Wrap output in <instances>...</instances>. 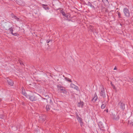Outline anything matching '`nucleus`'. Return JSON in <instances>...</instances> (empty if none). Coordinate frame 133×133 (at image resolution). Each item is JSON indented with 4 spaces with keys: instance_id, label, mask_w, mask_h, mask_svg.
Masks as SVG:
<instances>
[{
    "instance_id": "nucleus-1",
    "label": "nucleus",
    "mask_w": 133,
    "mask_h": 133,
    "mask_svg": "<svg viewBox=\"0 0 133 133\" xmlns=\"http://www.w3.org/2000/svg\"><path fill=\"white\" fill-rule=\"evenodd\" d=\"M57 87L58 90L60 91L61 92L65 94H66L67 93V92L65 88L59 84L57 85Z\"/></svg>"
},
{
    "instance_id": "nucleus-2",
    "label": "nucleus",
    "mask_w": 133,
    "mask_h": 133,
    "mask_svg": "<svg viewBox=\"0 0 133 133\" xmlns=\"http://www.w3.org/2000/svg\"><path fill=\"white\" fill-rule=\"evenodd\" d=\"M26 96V97L28 98L31 101H35L36 100V98L32 93H31L30 95H28Z\"/></svg>"
},
{
    "instance_id": "nucleus-3",
    "label": "nucleus",
    "mask_w": 133,
    "mask_h": 133,
    "mask_svg": "<svg viewBox=\"0 0 133 133\" xmlns=\"http://www.w3.org/2000/svg\"><path fill=\"white\" fill-rule=\"evenodd\" d=\"M100 89L101 90L100 92V93L101 96L103 97H105L106 96L105 93L104 89L103 86H102L101 88Z\"/></svg>"
},
{
    "instance_id": "nucleus-4",
    "label": "nucleus",
    "mask_w": 133,
    "mask_h": 133,
    "mask_svg": "<svg viewBox=\"0 0 133 133\" xmlns=\"http://www.w3.org/2000/svg\"><path fill=\"white\" fill-rule=\"evenodd\" d=\"M125 16L129 17L130 16L129 11L128 9L126 8H124L123 10Z\"/></svg>"
},
{
    "instance_id": "nucleus-5",
    "label": "nucleus",
    "mask_w": 133,
    "mask_h": 133,
    "mask_svg": "<svg viewBox=\"0 0 133 133\" xmlns=\"http://www.w3.org/2000/svg\"><path fill=\"white\" fill-rule=\"evenodd\" d=\"M112 117L114 119L117 120L119 119V117L118 116V115L117 114H116V115H115L114 114H112Z\"/></svg>"
},
{
    "instance_id": "nucleus-6",
    "label": "nucleus",
    "mask_w": 133,
    "mask_h": 133,
    "mask_svg": "<svg viewBox=\"0 0 133 133\" xmlns=\"http://www.w3.org/2000/svg\"><path fill=\"white\" fill-rule=\"evenodd\" d=\"M98 125L101 130L103 131L104 130V127L102 123L101 122H99L98 124Z\"/></svg>"
},
{
    "instance_id": "nucleus-7",
    "label": "nucleus",
    "mask_w": 133,
    "mask_h": 133,
    "mask_svg": "<svg viewBox=\"0 0 133 133\" xmlns=\"http://www.w3.org/2000/svg\"><path fill=\"white\" fill-rule=\"evenodd\" d=\"M118 105H120V108L123 110L125 109L124 104L122 102H120L118 103Z\"/></svg>"
},
{
    "instance_id": "nucleus-8",
    "label": "nucleus",
    "mask_w": 133,
    "mask_h": 133,
    "mask_svg": "<svg viewBox=\"0 0 133 133\" xmlns=\"http://www.w3.org/2000/svg\"><path fill=\"white\" fill-rule=\"evenodd\" d=\"M84 104V103L82 101H80L78 103L77 106L79 107L83 108Z\"/></svg>"
},
{
    "instance_id": "nucleus-9",
    "label": "nucleus",
    "mask_w": 133,
    "mask_h": 133,
    "mask_svg": "<svg viewBox=\"0 0 133 133\" xmlns=\"http://www.w3.org/2000/svg\"><path fill=\"white\" fill-rule=\"evenodd\" d=\"M7 81L8 82V84L9 85L11 86H12L13 85L14 83H13V81L11 79H8L7 80Z\"/></svg>"
},
{
    "instance_id": "nucleus-10",
    "label": "nucleus",
    "mask_w": 133,
    "mask_h": 133,
    "mask_svg": "<svg viewBox=\"0 0 133 133\" xmlns=\"http://www.w3.org/2000/svg\"><path fill=\"white\" fill-rule=\"evenodd\" d=\"M22 94L26 97L28 94L25 93V90L23 87H22Z\"/></svg>"
},
{
    "instance_id": "nucleus-11",
    "label": "nucleus",
    "mask_w": 133,
    "mask_h": 133,
    "mask_svg": "<svg viewBox=\"0 0 133 133\" xmlns=\"http://www.w3.org/2000/svg\"><path fill=\"white\" fill-rule=\"evenodd\" d=\"M87 5L88 6H90L91 8H92L94 9H95V6H94L93 5V4H92L90 2H88Z\"/></svg>"
},
{
    "instance_id": "nucleus-12",
    "label": "nucleus",
    "mask_w": 133,
    "mask_h": 133,
    "mask_svg": "<svg viewBox=\"0 0 133 133\" xmlns=\"http://www.w3.org/2000/svg\"><path fill=\"white\" fill-rule=\"evenodd\" d=\"M97 95L95 94L94 95V98L92 99V101H93L94 102H96L97 99Z\"/></svg>"
},
{
    "instance_id": "nucleus-13",
    "label": "nucleus",
    "mask_w": 133,
    "mask_h": 133,
    "mask_svg": "<svg viewBox=\"0 0 133 133\" xmlns=\"http://www.w3.org/2000/svg\"><path fill=\"white\" fill-rule=\"evenodd\" d=\"M106 106V103L104 102H102V104L101 107V108L102 109H104L105 108Z\"/></svg>"
},
{
    "instance_id": "nucleus-14",
    "label": "nucleus",
    "mask_w": 133,
    "mask_h": 133,
    "mask_svg": "<svg viewBox=\"0 0 133 133\" xmlns=\"http://www.w3.org/2000/svg\"><path fill=\"white\" fill-rule=\"evenodd\" d=\"M128 123L130 124L131 126H132L133 125V121L132 120L130 119L128 121Z\"/></svg>"
},
{
    "instance_id": "nucleus-15",
    "label": "nucleus",
    "mask_w": 133,
    "mask_h": 133,
    "mask_svg": "<svg viewBox=\"0 0 133 133\" xmlns=\"http://www.w3.org/2000/svg\"><path fill=\"white\" fill-rule=\"evenodd\" d=\"M93 5L95 6V8L98 6V3L96 2H94L93 3H92Z\"/></svg>"
},
{
    "instance_id": "nucleus-16",
    "label": "nucleus",
    "mask_w": 133,
    "mask_h": 133,
    "mask_svg": "<svg viewBox=\"0 0 133 133\" xmlns=\"http://www.w3.org/2000/svg\"><path fill=\"white\" fill-rule=\"evenodd\" d=\"M9 30L11 32V34H12L13 35H14V36L16 35V33L13 34V29L12 28H10L9 29Z\"/></svg>"
},
{
    "instance_id": "nucleus-17",
    "label": "nucleus",
    "mask_w": 133,
    "mask_h": 133,
    "mask_svg": "<svg viewBox=\"0 0 133 133\" xmlns=\"http://www.w3.org/2000/svg\"><path fill=\"white\" fill-rule=\"evenodd\" d=\"M77 119L79 122H80L82 121V119L80 117H79L78 115L77 116Z\"/></svg>"
},
{
    "instance_id": "nucleus-18",
    "label": "nucleus",
    "mask_w": 133,
    "mask_h": 133,
    "mask_svg": "<svg viewBox=\"0 0 133 133\" xmlns=\"http://www.w3.org/2000/svg\"><path fill=\"white\" fill-rule=\"evenodd\" d=\"M60 12L63 15V16H65L66 15V14L65 12L64 11L62 10H61Z\"/></svg>"
},
{
    "instance_id": "nucleus-19",
    "label": "nucleus",
    "mask_w": 133,
    "mask_h": 133,
    "mask_svg": "<svg viewBox=\"0 0 133 133\" xmlns=\"http://www.w3.org/2000/svg\"><path fill=\"white\" fill-rule=\"evenodd\" d=\"M43 8L45 10H47L48 9V7L47 5H43Z\"/></svg>"
},
{
    "instance_id": "nucleus-20",
    "label": "nucleus",
    "mask_w": 133,
    "mask_h": 133,
    "mask_svg": "<svg viewBox=\"0 0 133 133\" xmlns=\"http://www.w3.org/2000/svg\"><path fill=\"white\" fill-rule=\"evenodd\" d=\"M50 106L49 105H47L46 107V109L47 111H49L50 110Z\"/></svg>"
},
{
    "instance_id": "nucleus-21",
    "label": "nucleus",
    "mask_w": 133,
    "mask_h": 133,
    "mask_svg": "<svg viewBox=\"0 0 133 133\" xmlns=\"http://www.w3.org/2000/svg\"><path fill=\"white\" fill-rule=\"evenodd\" d=\"M65 79L67 81H68L70 82H72L71 79H69V78L67 77H65Z\"/></svg>"
},
{
    "instance_id": "nucleus-22",
    "label": "nucleus",
    "mask_w": 133,
    "mask_h": 133,
    "mask_svg": "<svg viewBox=\"0 0 133 133\" xmlns=\"http://www.w3.org/2000/svg\"><path fill=\"white\" fill-rule=\"evenodd\" d=\"M75 86V84H74L72 83H71L70 84V87H71L72 88H74Z\"/></svg>"
},
{
    "instance_id": "nucleus-23",
    "label": "nucleus",
    "mask_w": 133,
    "mask_h": 133,
    "mask_svg": "<svg viewBox=\"0 0 133 133\" xmlns=\"http://www.w3.org/2000/svg\"><path fill=\"white\" fill-rule=\"evenodd\" d=\"M74 88L75 89H76V90H77L78 91L79 90V88H78V87L76 85H75V87Z\"/></svg>"
},
{
    "instance_id": "nucleus-24",
    "label": "nucleus",
    "mask_w": 133,
    "mask_h": 133,
    "mask_svg": "<svg viewBox=\"0 0 133 133\" xmlns=\"http://www.w3.org/2000/svg\"><path fill=\"white\" fill-rule=\"evenodd\" d=\"M4 116L2 115H0V118H3Z\"/></svg>"
},
{
    "instance_id": "nucleus-25",
    "label": "nucleus",
    "mask_w": 133,
    "mask_h": 133,
    "mask_svg": "<svg viewBox=\"0 0 133 133\" xmlns=\"http://www.w3.org/2000/svg\"><path fill=\"white\" fill-rule=\"evenodd\" d=\"M80 123V125H81L82 126V125H83V123L82 122V121H81V122H79Z\"/></svg>"
},
{
    "instance_id": "nucleus-26",
    "label": "nucleus",
    "mask_w": 133,
    "mask_h": 133,
    "mask_svg": "<svg viewBox=\"0 0 133 133\" xmlns=\"http://www.w3.org/2000/svg\"><path fill=\"white\" fill-rule=\"evenodd\" d=\"M19 63H20V64L21 65H23V63H22V62L21 61H19Z\"/></svg>"
},
{
    "instance_id": "nucleus-27",
    "label": "nucleus",
    "mask_w": 133,
    "mask_h": 133,
    "mask_svg": "<svg viewBox=\"0 0 133 133\" xmlns=\"http://www.w3.org/2000/svg\"><path fill=\"white\" fill-rule=\"evenodd\" d=\"M14 17L15 18V19H16L17 20H18V19H19L18 17Z\"/></svg>"
},
{
    "instance_id": "nucleus-28",
    "label": "nucleus",
    "mask_w": 133,
    "mask_h": 133,
    "mask_svg": "<svg viewBox=\"0 0 133 133\" xmlns=\"http://www.w3.org/2000/svg\"><path fill=\"white\" fill-rule=\"evenodd\" d=\"M118 14L119 16H121V14L120 13H118Z\"/></svg>"
},
{
    "instance_id": "nucleus-29",
    "label": "nucleus",
    "mask_w": 133,
    "mask_h": 133,
    "mask_svg": "<svg viewBox=\"0 0 133 133\" xmlns=\"http://www.w3.org/2000/svg\"><path fill=\"white\" fill-rule=\"evenodd\" d=\"M50 42V41H46V43H48Z\"/></svg>"
},
{
    "instance_id": "nucleus-30",
    "label": "nucleus",
    "mask_w": 133,
    "mask_h": 133,
    "mask_svg": "<svg viewBox=\"0 0 133 133\" xmlns=\"http://www.w3.org/2000/svg\"><path fill=\"white\" fill-rule=\"evenodd\" d=\"M117 69V68L116 67H115L114 69V70H116Z\"/></svg>"
},
{
    "instance_id": "nucleus-31",
    "label": "nucleus",
    "mask_w": 133,
    "mask_h": 133,
    "mask_svg": "<svg viewBox=\"0 0 133 133\" xmlns=\"http://www.w3.org/2000/svg\"><path fill=\"white\" fill-rule=\"evenodd\" d=\"M46 97L47 98H48L49 97V96H46Z\"/></svg>"
},
{
    "instance_id": "nucleus-32",
    "label": "nucleus",
    "mask_w": 133,
    "mask_h": 133,
    "mask_svg": "<svg viewBox=\"0 0 133 133\" xmlns=\"http://www.w3.org/2000/svg\"><path fill=\"white\" fill-rule=\"evenodd\" d=\"M72 17H66V18H67V19H69V18H72Z\"/></svg>"
},
{
    "instance_id": "nucleus-33",
    "label": "nucleus",
    "mask_w": 133,
    "mask_h": 133,
    "mask_svg": "<svg viewBox=\"0 0 133 133\" xmlns=\"http://www.w3.org/2000/svg\"><path fill=\"white\" fill-rule=\"evenodd\" d=\"M67 20H68L69 21H71V20H70V19H67Z\"/></svg>"
},
{
    "instance_id": "nucleus-34",
    "label": "nucleus",
    "mask_w": 133,
    "mask_h": 133,
    "mask_svg": "<svg viewBox=\"0 0 133 133\" xmlns=\"http://www.w3.org/2000/svg\"><path fill=\"white\" fill-rule=\"evenodd\" d=\"M111 84L112 86H113V85L112 84V82H111Z\"/></svg>"
},
{
    "instance_id": "nucleus-35",
    "label": "nucleus",
    "mask_w": 133,
    "mask_h": 133,
    "mask_svg": "<svg viewBox=\"0 0 133 133\" xmlns=\"http://www.w3.org/2000/svg\"><path fill=\"white\" fill-rule=\"evenodd\" d=\"M11 16H14V15L13 14H11Z\"/></svg>"
},
{
    "instance_id": "nucleus-36",
    "label": "nucleus",
    "mask_w": 133,
    "mask_h": 133,
    "mask_svg": "<svg viewBox=\"0 0 133 133\" xmlns=\"http://www.w3.org/2000/svg\"><path fill=\"white\" fill-rule=\"evenodd\" d=\"M123 133H127V132H124Z\"/></svg>"
}]
</instances>
